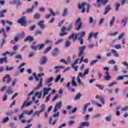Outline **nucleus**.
Returning <instances> with one entry per match:
<instances>
[{
  "mask_svg": "<svg viewBox=\"0 0 128 128\" xmlns=\"http://www.w3.org/2000/svg\"><path fill=\"white\" fill-rule=\"evenodd\" d=\"M86 50V47L84 46H80L78 48V58L76 60H75L74 62L72 64V68L74 69L75 72H76L78 70V66H76V64H78V60H80L79 62V64H82V62L84 61V50Z\"/></svg>",
  "mask_w": 128,
  "mask_h": 128,
  "instance_id": "obj_1",
  "label": "nucleus"
},
{
  "mask_svg": "<svg viewBox=\"0 0 128 128\" xmlns=\"http://www.w3.org/2000/svg\"><path fill=\"white\" fill-rule=\"evenodd\" d=\"M86 50V47L84 46H80L78 48V58L76 60H75L74 62L72 64V68L74 69L75 72H76L78 70V66H76V64H78V60H80L79 62V64H82V62L84 61V50Z\"/></svg>",
  "mask_w": 128,
  "mask_h": 128,
  "instance_id": "obj_2",
  "label": "nucleus"
},
{
  "mask_svg": "<svg viewBox=\"0 0 128 128\" xmlns=\"http://www.w3.org/2000/svg\"><path fill=\"white\" fill-rule=\"evenodd\" d=\"M32 76L34 77L35 78V80L36 82H39L38 86L34 88V90H40L41 88H42V82H44V80L42 78H40V76H44V74L41 73L38 74V76H36V73H34L32 74Z\"/></svg>",
  "mask_w": 128,
  "mask_h": 128,
  "instance_id": "obj_3",
  "label": "nucleus"
},
{
  "mask_svg": "<svg viewBox=\"0 0 128 128\" xmlns=\"http://www.w3.org/2000/svg\"><path fill=\"white\" fill-rule=\"evenodd\" d=\"M78 8L80 10L82 14L90 12V4H88L86 2H82L78 4Z\"/></svg>",
  "mask_w": 128,
  "mask_h": 128,
  "instance_id": "obj_4",
  "label": "nucleus"
},
{
  "mask_svg": "<svg viewBox=\"0 0 128 128\" xmlns=\"http://www.w3.org/2000/svg\"><path fill=\"white\" fill-rule=\"evenodd\" d=\"M26 17L24 16H22L18 20L17 22L18 24H20L24 26H26L27 24V22L26 21Z\"/></svg>",
  "mask_w": 128,
  "mask_h": 128,
  "instance_id": "obj_5",
  "label": "nucleus"
},
{
  "mask_svg": "<svg viewBox=\"0 0 128 128\" xmlns=\"http://www.w3.org/2000/svg\"><path fill=\"white\" fill-rule=\"evenodd\" d=\"M104 70H106V76H104V80H110L112 78V77L110 76V73L108 72L110 68H108V67H105L104 68Z\"/></svg>",
  "mask_w": 128,
  "mask_h": 128,
  "instance_id": "obj_6",
  "label": "nucleus"
},
{
  "mask_svg": "<svg viewBox=\"0 0 128 128\" xmlns=\"http://www.w3.org/2000/svg\"><path fill=\"white\" fill-rule=\"evenodd\" d=\"M80 18H78L76 22V30H80V28H82V21H80Z\"/></svg>",
  "mask_w": 128,
  "mask_h": 128,
  "instance_id": "obj_7",
  "label": "nucleus"
},
{
  "mask_svg": "<svg viewBox=\"0 0 128 128\" xmlns=\"http://www.w3.org/2000/svg\"><path fill=\"white\" fill-rule=\"evenodd\" d=\"M88 72H90V68H87L84 70V73L79 72L78 76H79V78H84L86 74H88Z\"/></svg>",
  "mask_w": 128,
  "mask_h": 128,
  "instance_id": "obj_8",
  "label": "nucleus"
},
{
  "mask_svg": "<svg viewBox=\"0 0 128 128\" xmlns=\"http://www.w3.org/2000/svg\"><path fill=\"white\" fill-rule=\"evenodd\" d=\"M62 102L61 101L56 104L54 106V112H56V110H60V108H62Z\"/></svg>",
  "mask_w": 128,
  "mask_h": 128,
  "instance_id": "obj_9",
  "label": "nucleus"
},
{
  "mask_svg": "<svg viewBox=\"0 0 128 128\" xmlns=\"http://www.w3.org/2000/svg\"><path fill=\"white\" fill-rule=\"evenodd\" d=\"M32 104V101H30L29 102H28V101H24L23 104L21 107V110H23L24 108L30 106Z\"/></svg>",
  "mask_w": 128,
  "mask_h": 128,
  "instance_id": "obj_10",
  "label": "nucleus"
},
{
  "mask_svg": "<svg viewBox=\"0 0 128 128\" xmlns=\"http://www.w3.org/2000/svg\"><path fill=\"white\" fill-rule=\"evenodd\" d=\"M52 80H54V77H50L49 78H48L46 80V84H48V86H52Z\"/></svg>",
  "mask_w": 128,
  "mask_h": 128,
  "instance_id": "obj_11",
  "label": "nucleus"
},
{
  "mask_svg": "<svg viewBox=\"0 0 128 128\" xmlns=\"http://www.w3.org/2000/svg\"><path fill=\"white\" fill-rule=\"evenodd\" d=\"M102 2H104V0H96V3L94 4V6L96 8H100L102 4Z\"/></svg>",
  "mask_w": 128,
  "mask_h": 128,
  "instance_id": "obj_12",
  "label": "nucleus"
},
{
  "mask_svg": "<svg viewBox=\"0 0 128 128\" xmlns=\"http://www.w3.org/2000/svg\"><path fill=\"white\" fill-rule=\"evenodd\" d=\"M6 80H7L8 84L12 80V78H10V74H6L4 78H3L2 82H6Z\"/></svg>",
  "mask_w": 128,
  "mask_h": 128,
  "instance_id": "obj_13",
  "label": "nucleus"
},
{
  "mask_svg": "<svg viewBox=\"0 0 128 128\" xmlns=\"http://www.w3.org/2000/svg\"><path fill=\"white\" fill-rule=\"evenodd\" d=\"M112 10V7H110V6L108 5L105 8V10L103 14H104V16H106V14H108L110 10Z\"/></svg>",
  "mask_w": 128,
  "mask_h": 128,
  "instance_id": "obj_14",
  "label": "nucleus"
},
{
  "mask_svg": "<svg viewBox=\"0 0 128 128\" xmlns=\"http://www.w3.org/2000/svg\"><path fill=\"white\" fill-rule=\"evenodd\" d=\"M2 30L3 32L4 38H6V36H8V32L10 30V26L7 27L6 31H4V29H2Z\"/></svg>",
  "mask_w": 128,
  "mask_h": 128,
  "instance_id": "obj_15",
  "label": "nucleus"
},
{
  "mask_svg": "<svg viewBox=\"0 0 128 128\" xmlns=\"http://www.w3.org/2000/svg\"><path fill=\"white\" fill-rule=\"evenodd\" d=\"M66 30V27H62L61 28L62 33L59 34L60 36H66V34H68V32H64V30Z\"/></svg>",
  "mask_w": 128,
  "mask_h": 128,
  "instance_id": "obj_16",
  "label": "nucleus"
},
{
  "mask_svg": "<svg viewBox=\"0 0 128 128\" xmlns=\"http://www.w3.org/2000/svg\"><path fill=\"white\" fill-rule=\"evenodd\" d=\"M47 60H48V59H46V57H42L40 60V64L42 66H44L46 64Z\"/></svg>",
  "mask_w": 128,
  "mask_h": 128,
  "instance_id": "obj_17",
  "label": "nucleus"
},
{
  "mask_svg": "<svg viewBox=\"0 0 128 128\" xmlns=\"http://www.w3.org/2000/svg\"><path fill=\"white\" fill-rule=\"evenodd\" d=\"M0 22H1V24H2V26H6V24H9L10 26H12V22H10L9 20H6H6H0Z\"/></svg>",
  "mask_w": 128,
  "mask_h": 128,
  "instance_id": "obj_18",
  "label": "nucleus"
},
{
  "mask_svg": "<svg viewBox=\"0 0 128 128\" xmlns=\"http://www.w3.org/2000/svg\"><path fill=\"white\" fill-rule=\"evenodd\" d=\"M59 52H60V51L58 50V48H54L52 52V54L54 56H56L58 54Z\"/></svg>",
  "mask_w": 128,
  "mask_h": 128,
  "instance_id": "obj_19",
  "label": "nucleus"
},
{
  "mask_svg": "<svg viewBox=\"0 0 128 128\" xmlns=\"http://www.w3.org/2000/svg\"><path fill=\"white\" fill-rule=\"evenodd\" d=\"M8 54H10L12 56L16 54V52H8L7 51L6 52L2 54V56H8Z\"/></svg>",
  "mask_w": 128,
  "mask_h": 128,
  "instance_id": "obj_20",
  "label": "nucleus"
},
{
  "mask_svg": "<svg viewBox=\"0 0 128 128\" xmlns=\"http://www.w3.org/2000/svg\"><path fill=\"white\" fill-rule=\"evenodd\" d=\"M116 20V18L114 16H113L112 18L110 20V22H109V26L110 28H112V26H114V20Z\"/></svg>",
  "mask_w": 128,
  "mask_h": 128,
  "instance_id": "obj_21",
  "label": "nucleus"
},
{
  "mask_svg": "<svg viewBox=\"0 0 128 128\" xmlns=\"http://www.w3.org/2000/svg\"><path fill=\"white\" fill-rule=\"evenodd\" d=\"M56 122V120H54L52 122V118L50 116L49 118V124L52 126H54Z\"/></svg>",
  "mask_w": 128,
  "mask_h": 128,
  "instance_id": "obj_22",
  "label": "nucleus"
},
{
  "mask_svg": "<svg viewBox=\"0 0 128 128\" xmlns=\"http://www.w3.org/2000/svg\"><path fill=\"white\" fill-rule=\"evenodd\" d=\"M48 90L46 89V88H44L43 90V96H42V98H46V96L48 95Z\"/></svg>",
  "mask_w": 128,
  "mask_h": 128,
  "instance_id": "obj_23",
  "label": "nucleus"
},
{
  "mask_svg": "<svg viewBox=\"0 0 128 128\" xmlns=\"http://www.w3.org/2000/svg\"><path fill=\"white\" fill-rule=\"evenodd\" d=\"M90 103H88L86 104L84 108H83V110L84 112H82V114H86V109L88 108V106H90Z\"/></svg>",
  "mask_w": 128,
  "mask_h": 128,
  "instance_id": "obj_24",
  "label": "nucleus"
},
{
  "mask_svg": "<svg viewBox=\"0 0 128 128\" xmlns=\"http://www.w3.org/2000/svg\"><path fill=\"white\" fill-rule=\"evenodd\" d=\"M20 38V36H16L14 38V40H12L10 42L11 44H14L15 42H18V40Z\"/></svg>",
  "mask_w": 128,
  "mask_h": 128,
  "instance_id": "obj_25",
  "label": "nucleus"
},
{
  "mask_svg": "<svg viewBox=\"0 0 128 128\" xmlns=\"http://www.w3.org/2000/svg\"><path fill=\"white\" fill-rule=\"evenodd\" d=\"M42 94V91H40L35 93V96H37L38 98H40Z\"/></svg>",
  "mask_w": 128,
  "mask_h": 128,
  "instance_id": "obj_26",
  "label": "nucleus"
},
{
  "mask_svg": "<svg viewBox=\"0 0 128 128\" xmlns=\"http://www.w3.org/2000/svg\"><path fill=\"white\" fill-rule=\"evenodd\" d=\"M91 102L92 104H96V106H98V108H102V104L96 102L94 100H92Z\"/></svg>",
  "mask_w": 128,
  "mask_h": 128,
  "instance_id": "obj_27",
  "label": "nucleus"
},
{
  "mask_svg": "<svg viewBox=\"0 0 128 128\" xmlns=\"http://www.w3.org/2000/svg\"><path fill=\"white\" fill-rule=\"evenodd\" d=\"M68 40H76V34H74V33L72 34V35H70L68 38Z\"/></svg>",
  "mask_w": 128,
  "mask_h": 128,
  "instance_id": "obj_28",
  "label": "nucleus"
},
{
  "mask_svg": "<svg viewBox=\"0 0 128 128\" xmlns=\"http://www.w3.org/2000/svg\"><path fill=\"white\" fill-rule=\"evenodd\" d=\"M34 5H32L31 8L28 9L26 10V12L30 14L34 12Z\"/></svg>",
  "mask_w": 128,
  "mask_h": 128,
  "instance_id": "obj_29",
  "label": "nucleus"
},
{
  "mask_svg": "<svg viewBox=\"0 0 128 128\" xmlns=\"http://www.w3.org/2000/svg\"><path fill=\"white\" fill-rule=\"evenodd\" d=\"M32 40H34V38H32V36H28L24 39V42H31Z\"/></svg>",
  "mask_w": 128,
  "mask_h": 128,
  "instance_id": "obj_30",
  "label": "nucleus"
},
{
  "mask_svg": "<svg viewBox=\"0 0 128 128\" xmlns=\"http://www.w3.org/2000/svg\"><path fill=\"white\" fill-rule=\"evenodd\" d=\"M74 26V23L72 22H70L68 24V26L67 27L66 30H70L72 28V26Z\"/></svg>",
  "mask_w": 128,
  "mask_h": 128,
  "instance_id": "obj_31",
  "label": "nucleus"
},
{
  "mask_svg": "<svg viewBox=\"0 0 128 128\" xmlns=\"http://www.w3.org/2000/svg\"><path fill=\"white\" fill-rule=\"evenodd\" d=\"M70 83L68 82L67 84V88H68V90L69 92H74V88H71L70 87Z\"/></svg>",
  "mask_w": 128,
  "mask_h": 128,
  "instance_id": "obj_32",
  "label": "nucleus"
},
{
  "mask_svg": "<svg viewBox=\"0 0 128 128\" xmlns=\"http://www.w3.org/2000/svg\"><path fill=\"white\" fill-rule=\"evenodd\" d=\"M76 81L78 84H80L82 86H84V84L82 82V81L80 80V78L79 76H77Z\"/></svg>",
  "mask_w": 128,
  "mask_h": 128,
  "instance_id": "obj_33",
  "label": "nucleus"
},
{
  "mask_svg": "<svg viewBox=\"0 0 128 128\" xmlns=\"http://www.w3.org/2000/svg\"><path fill=\"white\" fill-rule=\"evenodd\" d=\"M124 78H128V75H124L122 76H118L117 78V80H122Z\"/></svg>",
  "mask_w": 128,
  "mask_h": 128,
  "instance_id": "obj_34",
  "label": "nucleus"
},
{
  "mask_svg": "<svg viewBox=\"0 0 128 128\" xmlns=\"http://www.w3.org/2000/svg\"><path fill=\"white\" fill-rule=\"evenodd\" d=\"M71 84L72 86H77L76 82V78H72Z\"/></svg>",
  "mask_w": 128,
  "mask_h": 128,
  "instance_id": "obj_35",
  "label": "nucleus"
},
{
  "mask_svg": "<svg viewBox=\"0 0 128 128\" xmlns=\"http://www.w3.org/2000/svg\"><path fill=\"white\" fill-rule=\"evenodd\" d=\"M80 126H86V127H88V126H90V123L88 122H82V123H81L80 124Z\"/></svg>",
  "mask_w": 128,
  "mask_h": 128,
  "instance_id": "obj_36",
  "label": "nucleus"
},
{
  "mask_svg": "<svg viewBox=\"0 0 128 128\" xmlns=\"http://www.w3.org/2000/svg\"><path fill=\"white\" fill-rule=\"evenodd\" d=\"M112 54H113L114 56L116 58H118V52L114 50H111Z\"/></svg>",
  "mask_w": 128,
  "mask_h": 128,
  "instance_id": "obj_37",
  "label": "nucleus"
},
{
  "mask_svg": "<svg viewBox=\"0 0 128 128\" xmlns=\"http://www.w3.org/2000/svg\"><path fill=\"white\" fill-rule=\"evenodd\" d=\"M126 22H128V18H124L122 19L121 22H122V24H124V26H126Z\"/></svg>",
  "mask_w": 128,
  "mask_h": 128,
  "instance_id": "obj_38",
  "label": "nucleus"
},
{
  "mask_svg": "<svg viewBox=\"0 0 128 128\" xmlns=\"http://www.w3.org/2000/svg\"><path fill=\"white\" fill-rule=\"evenodd\" d=\"M8 120H10V118L8 117H6L2 120L1 122V124H6V122H8Z\"/></svg>",
  "mask_w": 128,
  "mask_h": 128,
  "instance_id": "obj_39",
  "label": "nucleus"
},
{
  "mask_svg": "<svg viewBox=\"0 0 128 128\" xmlns=\"http://www.w3.org/2000/svg\"><path fill=\"white\" fill-rule=\"evenodd\" d=\"M40 108H41V110H40V112H44V110H46V104H42L40 106Z\"/></svg>",
  "mask_w": 128,
  "mask_h": 128,
  "instance_id": "obj_40",
  "label": "nucleus"
},
{
  "mask_svg": "<svg viewBox=\"0 0 128 128\" xmlns=\"http://www.w3.org/2000/svg\"><path fill=\"white\" fill-rule=\"evenodd\" d=\"M80 96H82V94L80 93L76 94V95L75 96L74 100H78L80 98Z\"/></svg>",
  "mask_w": 128,
  "mask_h": 128,
  "instance_id": "obj_41",
  "label": "nucleus"
},
{
  "mask_svg": "<svg viewBox=\"0 0 128 128\" xmlns=\"http://www.w3.org/2000/svg\"><path fill=\"white\" fill-rule=\"evenodd\" d=\"M12 87L10 86L8 87V90H6L7 94H14V92H12Z\"/></svg>",
  "mask_w": 128,
  "mask_h": 128,
  "instance_id": "obj_42",
  "label": "nucleus"
},
{
  "mask_svg": "<svg viewBox=\"0 0 128 128\" xmlns=\"http://www.w3.org/2000/svg\"><path fill=\"white\" fill-rule=\"evenodd\" d=\"M115 6H116V8H115L116 12H118V8H120V4L118 2H116L115 4Z\"/></svg>",
  "mask_w": 128,
  "mask_h": 128,
  "instance_id": "obj_43",
  "label": "nucleus"
},
{
  "mask_svg": "<svg viewBox=\"0 0 128 128\" xmlns=\"http://www.w3.org/2000/svg\"><path fill=\"white\" fill-rule=\"evenodd\" d=\"M8 12L7 10H4L2 12H0V18H4V14H6V12Z\"/></svg>",
  "mask_w": 128,
  "mask_h": 128,
  "instance_id": "obj_44",
  "label": "nucleus"
},
{
  "mask_svg": "<svg viewBox=\"0 0 128 128\" xmlns=\"http://www.w3.org/2000/svg\"><path fill=\"white\" fill-rule=\"evenodd\" d=\"M112 70L114 72H116L118 70V66L117 65H114L112 68Z\"/></svg>",
  "mask_w": 128,
  "mask_h": 128,
  "instance_id": "obj_45",
  "label": "nucleus"
},
{
  "mask_svg": "<svg viewBox=\"0 0 128 128\" xmlns=\"http://www.w3.org/2000/svg\"><path fill=\"white\" fill-rule=\"evenodd\" d=\"M18 45H16L12 48V50H14L13 52H16V51L18 50Z\"/></svg>",
  "mask_w": 128,
  "mask_h": 128,
  "instance_id": "obj_46",
  "label": "nucleus"
},
{
  "mask_svg": "<svg viewBox=\"0 0 128 128\" xmlns=\"http://www.w3.org/2000/svg\"><path fill=\"white\" fill-rule=\"evenodd\" d=\"M104 22V18H101L98 23V26H102Z\"/></svg>",
  "mask_w": 128,
  "mask_h": 128,
  "instance_id": "obj_47",
  "label": "nucleus"
},
{
  "mask_svg": "<svg viewBox=\"0 0 128 128\" xmlns=\"http://www.w3.org/2000/svg\"><path fill=\"white\" fill-rule=\"evenodd\" d=\"M37 48H38L39 50H42L44 48V44L38 45Z\"/></svg>",
  "mask_w": 128,
  "mask_h": 128,
  "instance_id": "obj_48",
  "label": "nucleus"
},
{
  "mask_svg": "<svg viewBox=\"0 0 128 128\" xmlns=\"http://www.w3.org/2000/svg\"><path fill=\"white\" fill-rule=\"evenodd\" d=\"M116 34H118V32H114L110 33L109 36H116Z\"/></svg>",
  "mask_w": 128,
  "mask_h": 128,
  "instance_id": "obj_49",
  "label": "nucleus"
},
{
  "mask_svg": "<svg viewBox=\"0 0 128 128\" xmlns=\"http://www.w3.org/2000/svg\"><path fill=\"white\" fill-rule=\"evenodd\" d=\"M32 112H34V110H32L30 111L26 110V111H25V114H28V116H30V114H32Z\"/></svg>",
  "mask_w": 128,
  "mask_h": 128,
  "instance_id": "obj_50",
  "label": "nucleus"
},
{
  "mask_svg": "<svg viewBox=\"0 0 128 128\" xmlns=\"http://www.w3.org/2000/svg\"><path fill=\"white\" fill-rule=\"evenodd\" d=\"M98 62V59L93 60L91 61V62L90 63V66H94V64H96V62Z\"/></svg>",
  "mask_w": 128,
  "mask_h": 128,
  "instance_id": "obj_51",
  "label": "nucleus"
},
{
  "mask_svg": "<svg viewBox=\"0 0 128 128\" xmlns=\"http://www.w3.org/2000/svg\"><path fill=\"white\" fill-rule=\"evenodd\" d=\"M20 110L18 108H15L13 111H11L9 112V114H14L16 112H18Z\"/></svg>",
  "mask_w": 128,
  "mask_h": 128,
  "instance_id": "obj_52",
  "label": "nucleus"
},
{
  "mask_svg": "<svg viewBox=\"0 0 128 128\" xmlns=\"http://www.w3.org/2000/svg\"><path fill=\"white\" fill-rule=\"evenodd\" d=\"M34 116H40V114H42V112L39 110V111H36L34 112Z\"/></svg>",
  "mask_w": 128,
  "mask_h": 128,
  "instance_id": "obj_53",
  "label": "nucleus"
},
{
  "mask_svg": "<svg viewBox=\"0 0 128 128\" xmlns=\"http://www.w3.org/2000/svg\"><path fill=\"white\" fill-rule=\"evenodd\" d=\"M45 44H52V41L50 40H45Z\"/></svg>",
  "mask_w": 128,
  "mask_h": 128,
  "instance_id": "obj_54",
  "label": "nucleus"
},
{
  "mask_svg": "<svg viewBox=\"0 0 128 128\" xmlns=\"http://www.w3.org/2000/svg\"><path fill=\"white\" fill-rule=\"evenodd\" d=\"M96 86L97 88H100V90H104V86L100 85L98 84H96Z\"/></svg>",
  "mask_w": 128,
  "mask_h": 128,
  "instance_id": "obj_55",
  "label": "nucleus"
},
{
  "mask_svg": "<svg viewBox=\"0 0 128 128\" xmlns=\"http://www.w3.org/2000/svg\"><path fill=\"white\" fill-rule=\"evenodd\" d=\"M63 41H64V39L62 38L59 39L57 42H54V44L56 46L57 44H60V42H62Z\"/></svg>",
  "mask_w": 128,
  "mask_h": 128,
  "instance_id": "obj_56",
  "label": "nucleus"
},
{
  "mask_svg": "<svg viewBox=\"0 0 128 128\" xmlns=\"http://www.w3.org/2000/svg\"><path fill=\"white\" fill-rule=\"evenodd\" d=\"M66 14H68V10L65 8L64 10L63 13H62V16H66Z\"/></svg>",
  "mask_w": 128,
  "mask_h": 128,
  "instance_id": "obj_57",
  "label": "nucleus"
},
{
  "mask_svg": "<svg viewBox=\"0 0 128 128\" xmlns=\"http://www.w3.org/2000/svg\"><path fill=\"white\" fill-rule=\"evenodd\" d=\"M6 57H4L3 58H0V64H2L4 62H6Z\"/></svg>",
  "mask_w": 128,
  "mask_h": 128,
  "instance_id": "obj_58",
  "label": "nucleus"
},
{
  "mask_svg": "<svg viewBox=\"0 0 128 128\" xmlns=\"http://www.w3.org/2000/svg\"><path fill=\"white\" fill-rule=\"evenodd\" d=\"M76 38H78V40H80V38H82V34H80V33L79 32V33L76 34Z\"/></svg>",
  "mask_w": 128,
  "mask_h": 128,
  "instance_id": "obj_59",
  "label": "nucleus"
},
{
  "mask_svg": "<svg viewBox=\"0 0 128 128\" xmlns=\"http://www.w3.org/2000/svg\"><path fill=\"white\" fill-rule=\"evenodd\" d=\"M122 6H124V4H128V0H122Z\"/></svg>",
  "mask_w": 128,
  "mask_h": 128,
  "instance_id": "obj_60",
  "label": "nucleus"
},
{
  "mask_svg": "<svg viewBox=\"0 0 128 128\" xmlns=\"http://www.w3.org/2000/svg\"><path fill=\"white\" fill-rule=\"evenodd\" d=\"M50 96H52V94H50L49 95L46 96V102L47 103L48 100H50Z\"/></svg>",
  "mask_w": 128,
  "mask_h": 128,
  "instance_id": "obj_61",
  "label": "nucleus"
},
{
  "mask_svg": "<svg viewBox=\"0 0 128 128\" xmlns=\"http://www.w3.org/2000/svg\"><path fill=\"white\" fill-rule=\"evenodd\" d=\"M100 102H101L102 104H104V97H100Z\"/></svg>",
  "mask_w": 128,
  "mask_h": 128,
  "instance_id": "obj_62",
  "label": "nucleus"
},
{
  "mask_svg": "<svg viewBox=\"0 0 128 128\" xmlns=\"http://www.w3.org/2000/svg\"><path fill=\"white\" fill-rule=\"evenodd\" d=\"M50 50H52V47H48L46 48L44 51V54H48V52Z\"/></svg>",
  "mask_w": 128,
  "mask_h": 128,
  "instance_id": "obj_63",
  "label": "nucleus"
},
{
  "mask_svg": "<svg viewBox=\"0 0 128 128\" xmlns=\"http://www.w3.org/2000/svg\"><path fill=\"white\" fill-rule=\"evenodd\" d=\"M14 70V66L10 67L8 66H6V70Z\"/></svg>",
  "mask_w": 128,
  "mask_h": 128,
  "instance_id": "obj_64",
  "label": "nucleus"
}]
</instances>
